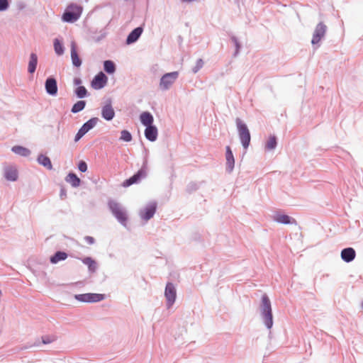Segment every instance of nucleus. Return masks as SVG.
<instances>
[{
    "mask_svg": "<svg viewBox=\"0 0 363 363\" xmlns=\"http://www.w3.org/2000/svg\"><path fill=\"white\" fill-rule=\"evenodd\" d=\"M164 296L167 300V308H170L175 303L177 298V290L172 282H167L164 289Z\"/></svg>",
    "mask_w": 363,
    "mask_h": 363,
    "instance_id": "8",
    "label": "nucleus"
},
{
    "mask_svg": "<svg viewBox=\"0 0 363 363\" xmlns=\"http://www.w3.org/2000/svg\"><path fill=\"white\" fill-rule=\"evenodd\" d=\"M259 312L263 324L268 330L272 329L274 324L272 303L266 294L261 297Z\"/></svg>",
    "mask_w": 363,
    "mask_h": 363,
    "instance_id": "1",
    "label": "nucleus"
},
{
    "mask_svg": "<svg viewBox=\"0 0 363 363\" xmlns=\"http://www.w3.org/2000/svg\"><path fill=\"white\" fill-rule=\"evenodd\" d=\"M179 77V72L174 71L163 74L160 79V87L165 91L170 88Z\"/></svg>",
    "mask_w": 363,
    "mask_h": 363,
    "instance_id": "7",
    "label": "nucleus"
},
{
    "mask_svg": "<svg viewBox=\"0 0 363 363\" xmlns=\"http://www.w3.org/2000/svg\"><path fill=\"white\" fill-rule=\"evenodd\" d=\"M204 62L202 59L199 58L196 60L195 66L192 68L193 73H197L203 66Z\"/></svg>",
    "mask_w": 363,
    "mask_h": 363,
    "instance_id": "37",
    "label": "nucleus"
},
{
    "mask_svg": "<svg viewBox=\"0 0 363 363\" xmlns=\"http://www.w3.org/2000/svg\"><path fill=\"white\" fill-rule=\"evenodd\" d=\"M82 80L79 77H74L73 79V84L74 86H82Z\"/></svg>",
    "mask_w": 363,
    "mask_h": 363,
    "instance_id": "44",
    "label": "nucleus"
},
{
    "mask_svg": "<svg viewBox=\"0 0 363 363\" xmlns=\"http://www.w3.org/2000/svg\"><path fill=\"white\" fill-rule=\"evenodd\" d=\"M140 120L141 123L147 127L154 125V117L149 111H144L140 116Z\"/></svg>",
    "mask_w": 363,
    "mask_h": 363,
    "instance_id": "21",
    "label": "nucleus"
},
{
    "mask_svg": "<svg viewBox=\"0 0 363 363\" xmlns=\"http://www.w3.org/2000/svg\"><path fill=\"white\" fill-rule=\"evenodd\" d=\"M77 167H78V169L81 172H86L87 171V164L85 161L84 160H80L78 163V165H77Z\"/></svg>",
    "mask_w": 363,
    "mask_h": 363,
    "instance_id": "41",
    "label": "nucleus"
},
{
    "mask_svg": "<svg viewBox=\"0 0 363 363\" xmlns=\"http://www.w3.org/2000/svg\"><path fill=\"white\" fill-rule=\"evenodd\" d=\"M327 29L328 27L323 22H320L316 25L311 40V44L313 46L318 45L324 38Z\"/></svg>",
    "mask_w": 363,
    "mask_h": 363,
    "instance_id": "9",
    "label": "nucleus"
},
{
    "mask_svg": "<svg viewBox=\"0 0 363 363\" xmlns=\"http://www.w3.org/2000/svg\"><path fill=\"white\" fill-rule=\"evenodd\" d=\"M108 208L118 222L123 226L126 227L128 216L125 208L113 199L108 200Z\"/></svg>",
    "mask_w": 363,
    "mask_h": 363,
    "instance_id": "2",
    "label": "nucleus"
},
{
    "mask_svg": "<svg viewBox=\"0 0 363 363\" xmlns=\"http://www.w3.org/2000/svg\"><path fill=\"white\" fill-rule=\"evenodd\" d=\"M105 37V34L104 35H101V36H99L98 38H97V41H99L100 40H101L102 38H104Z\"/></svg>",
    "mask_w": 363,
    "mask_h": 363,
    "instance_id": "47",
    "label": "nucleus"
},
{
    "mask_svg": "<svg viewBox=\"0 0 363 363\" xmlns=\"http://www.w3.org/2000/svg\"><path fill=\"white\" fill-rule=\"evenodd\" d=\"M273 220L278 223L284 225L296 224V220L294 218L286 214H284L280 211H277L274 214Z\"/></svg>",
    "mask_w": 363,
    "mask_h": 363,
    "instance_id": "14",
    "label": "nucleus"
},
{
    "mask_svg": "<svg viewBox=\"0 0 363 363\" xmlns=\"http://www.w3.org/2000/svg\"><path fill=\"white\" fill-rule=\"evenodd\" d=\"M104 69L107 74H112L116 72V67L112 60H107L104 62Z\"/></svg>",
    "mask_w": 363,
    "mask_h": 363,
    "instance_id": "31",
    "label": "nucleus"
},
{
    "mask_svg": "<svg viewBox=\"0 0 363 363\" xmlns=\"http://www.w3.org/2000/svg\"><path fill=\"white\" fill-rule=\"evenodd\" d=\"M18 171L14 167H6L4 172V177L6 180L16 182L18 179Z\"/></svg>",
    "mask_w": 363,
    "mask_h": 363,
    "instance_id": "24",
    "label": "nucleus"
},
{
    "mask_svg": "<svg viewBox=\"0 0 363 363\" xmlns=\"http://www.w3.org/2000/svg\"><path fill=\"white\" fill-rule=\"evenodd\" d=\"M85 134H86L85 130L81 127L74 136V142H78Z\"/></svg>",
    "mask_w": 363,
    "mask_h": 363,
    "instance_id": "40",
    "label": "nucleus"
},
{
    "mask_svg": "<svg viewBox=\"0 0 363 363\" xmlns=\"http://www.w3.org/2000/svg\"><path fill=\"white\" fill-rule=\"evenodd\" d=\"M41 339H42V343L45 344V345L52 343L55 340V338H53L49 335L42 336Z\"/></svg>",
    "mask_w": 363,
    "mask_h": 363,
    "instance_id": "42",
    "label": "nucleus"
},
{
    "mask_svg": "<svg viewBox=\"0 0 363 363\" xmlns=\"http://www.w3.org/2000/svg\"><path fill=\"white\" fill-rule=\"evenodd\" d=\"M101 114V117L107 121H111L114 118L116 113L111 99H108L102 106Z\"/></svg>",
    "mask_w": 363,
    "mask_h": 363,
    "instance_id": "12",
    "label": "nucleus"
},
{
    "mask_svg": "<svg viewBox=\"0 0 363 363\" xmlns=\"http://www.w3.org/2000/svg\"><path fill=\"white\" fill-rule=\"evenodd\" d=\"M84 240L89 245H93L95 243V239L91 236L86 235L84 237Z\"/></svg>",
    "mask_w": 363,
    "mask_h": 363,
    "instance_id": "43",
    "label": "nucleus"
},
{
    "mask_svg": "<svg viewBox=\"0 0 363 363\" xmlns=\"http://www.w3.org/2000/svg\"><path fill=\"white\" fill-rule=\"evenodd\" d=\"M157 207V205L155 201L149 203L143 209L140 211L139 215L140 218L146 221L149 220L155 214Z\"/></svg>",
    "mask_w": 363,
    "mask_h": 363,
    "instance_id": "10",
    "label": "nucleus"
},
{
    "mask_svg": "<svg viewBox=\"0 0 363 363\" xmlns=\"http://www.w3.org/2000/svg\"><path fill=\"white\" fill-rule=\"evenodd\" d=\"M229 36H230L231 41L233 42V43L234 44L235 47V50L233 54V56L236 57L239 54L240 49L242 48V45L236 36H235L233 34L229 35Z\"/></svg>",
    "mask_w": 363,
    "mask_h": 363,
    "instance_id": "34",
    "label": "nucleus"
},
{
    "mask_svg": "<svg viewBox=\"0 0 363 363\" xmlns=\"http://www.w3.org/2000/svg\"><path fill=\"white\" fill-rule=\"evenodd\" d=\"M75 96L78 99H84L89 96V93L84 86H79L74 90Z\"/></svg>",
    "mask_w": 363,
    "mask_h": 363,
    "instance_id": "29",
    "label": "nucleus"
},
{
    "mask_svg": "<svg viewBox=\"0 0 363 363\" xmlns=\"http://www.w3.org/2000/svg\"><path fill=\"white\" fill-rule=\"evenodd\" d=\"M54 50L57 55H62L65 52V47L62 40L55 38L53 41Z\"/></svg>",
    "mask_w": 363,
    "mask_h": 363,
    "instance_id": "28",
    "label": "nucleus"
},
{
    "mask_svg": "<svg viewBox=\"0 0 363 363\" xmlns=\"http://www.w3.org/2000/svg\"><path fill=\"white\" fill-rule=\"evenodd\" d=\"M86 102L84 100L77 101L71 108V112L72 113H77L82 111H83L86 107Z\"/></svg>",
    "mask_w": 363,
    "mask_h": 363,
    "instance_id": "32",
    "label": "nucleus"
},
{
    "mask_svg": "<svg viewBox=\"0 0 363 363\" xmlns=\"http://www.w3.org/2000/svg\"><path fill=\"white\" fill-rule=\"evenodd\" d=\"M45 89L48 95L55 96L57 94V82L54 77L50 76L46 79Z\"/></svg>",
    "mask_w": 363,
    "mask_h": 363,
    "instance_id": "13",
    "label": "nucleus"
},
{
    "mask_svg": "<svg viewBox=\"0 0 363 363\" xmlns=\"http://www.w3.org/2000/svg\"><path fill=\"white\" fill-rule=\"evenodd\" d=\"M71 60L73 66L76 67H79L82 64V61L77 53V46L74 41L71 43Z\"/></svg>",
    "mask_w": 363,
    "mask_h": 363,
    "instance_id": "19",
    "label": "nucleus"
},
{
    "mask_svg": "<svg viewBox=\"0 0 363 363\" xmlns=\"http://www.w3.org/2000/svg\"><path fill=\"white\" fill-rule=\"evenodd\" d=\"M82 262L88 267V271L90 274H94L98 269V264L95 259L91 257H85L80 259Z\"/></svg>",
    "mask_w": 363,
    "mask_h": 363,
    "instance_id": "20",
    "label": "nucleus"
},
{
    "mask_svg": "<svg viewBox=\"0 0 363 363\" xmlns=\"http://www.w3.org/2000/svg\"><path fill=\"white\" fill-rule=\"evenodd\" d=\"M11 151L18 155L25 157L30 156L31 153L30 150L28 148L21 145L13 146L11 147Z\"/></svg>",
    "mask_w": 363,
    "mask_h": 363,
    "instance_id": "26",
    "label": "nucleus"
},
{
    "mask_svg": "<svg viewBox=\"0 0 363 363\" xmlns=\"http://www.w3.org/2000/svg\"><path fill=\"white\" fill-rule=\"evenodd\" d=\"M362 308H363V301H362Z\"/></svg>",
    "mask_w": 363,
    "mask_h": 363,
    "instance_id": "48",
    "label": "nucleus"
},
{
    "mask_svg": "<svg viewBox=\"0 0 363 363\" xmlns=\"http://www.w3.org/2000/svg\"><path fill=\"white\" fill-rule=\"evenodd\" d=\"M10 6L9 0H0V12L8 10Z\"/></svg>",
    "mask_w": 363,
    "mask_h": 363,
    "instance_id": "39",
    "label": "nucleus"
},
{
    "mask_svg": "<svg viewBox=\"0 0 363 363\" xmlns=\"http://www.w3.org/2000/svg\"><path fill=\"white\" fill-rule=\"evenodd\" d=\"M99 121V118L93 117L86 121L81 127L85 130L87 133L89 130L94 128Z\"/></svg>",
    "mask_w": 363,
    "mask_h": 363,
    "instance_id": "30",
    "label": "nucleus"
},
{
    "mask_svg": "<svg viewBox=\"0 0 363 363\" xmlns=\"http://www.w3.org/2000/svg\"><path fill=\"white\" fill-rule=\"evenodd\" d=\"M60 196L61 199H64L67 196V191L63 187L60 189Z\"/></svg>",
    "mask_w": 363,
    "mask_h": 363,
    "instance_id": "45",
    "label": "nucleus"
},
{
    "mask_svg": "<svg viewBox=\"0 0 363 363\" xmlns=\"http://www.w3.org/2000/svg\"><path fill=\"white\" fill-rule=\"evenodd\" d=\"M235 123L240 138V143L245 149H247L251 140L250 130L246 125L240 118L235 119Z\"/></svg>",
    "mask_w": 363,
    "mask_h": 363,
    "instance_id": "3",
    "label": "nucleus"
},
{
    "mask_svg": "<svg viewBox=\"0 0 363 363\" xmlns=\"http://www.w3.org/2000/svg\"><path fill=\"white\" fill-rule=\"evenodd\" d=\"M40 342L38 340H36L33 343H27L25 345L18 347V350L20 351V350H28L33 347H38V346H40Z\"/></svg>",
    "mask_w": 363,
    "mask_h": 363,
    "instance_id": "38",
    "label": "nucleus"
},
{
    "mask_svg": "<svg viewBox=\"0 0 363 363\" xmlns=\"http://www.w3.org/2000/svg\"><path fill=\"white\" fill-rule=\"evenodd\" d=\"M277 146V138L275 135H271L265 145V149L268 150H274Z\"/></svg>",
    "mask_w": 363,
    "mask_h": 363,
    "instance_id": "33",
    "label": "nucleus"
},
{
    "mask_svg": "<svg viewBox=\"0 0 363 363\" xmlns=\"http://www.w3.org/2000/svg\"><path fill=\"white\" fill-rule=\"evenodd\" d=\"M144 134L147 140L155 142L157 139L158 129L155 125L147 126L145 127Z\"/></svg>",
    "mask_w": 363,
    "mask_h": 363,
    "instance_id": "18",
    "label": "nucleus"
},
{
    "mask_svg": "<svg viewBox=\"0 0 363 363\" xmlns=\"http://www.w3.org/2000/svg\"><path fill=\"white\" fill-rule=\"evenodd\" d=\"M199 186L196 182H191L187 184L186 191L189 194H191V193L196 191L199 189Z\"/></svg>",
    "mask_w": 363,
    "mask_h": 363,
    "instance_id": "36",
    "label": "nucleus"
},
{
    "mask_svg": "<svg viewBox=\"0 0 363 363\" xmlns=\"http://www.w3.org/2000/svg\"><path fill=\"white\" fill-rule=\"evenodd\" d=\"M143 30H144L143 26H140L134 28L128 35L126 40H125V43L127 45H131V44L136 43L138 40V39L140 38V37L141 36Z\"/></svg>",
    "mask_w": 363,
    "mask_h": 363,
    "instance_id": "15",
    "label": "nucleus"
},
{
    "mask_svg": "<svg viewBox=\"0 0 363 363\" xmlns=\"http://www.w3.org/2000/svg\"><path fill=\"white\" fill-rule=\"evenodd\" d=\"M106 295L104 294L86 293L75 294L74 298L83 303H97L104 300Z\"/></svg>",
    "mask_w": 363,
    "mask_h": 363,
    "instance_id": "5",
    "label": "nucleus"
},
{
    "mask_svg": "<svg viewBox=\"0 0 363 363\" xmlns=\"http://www.w3.org/2000/svg\"><path fill=\"white\" fill-rule=\"evenodd\" d=\"M234 3L238 6V7H240V0H233Z\"/></svg>",
    "mask_w": 363,
    "mask_h": 363,
    "instance_id": "46",
    "label": "nucleus"
},
{
    "mask_svg": "<svg viewBox=\"0 0 363 363\" xmlns=\"http://www.w3.org/2000/svg\"><path fill=\"white\" fill-rule=\"evenodd\" d=\"M38 65V55L35 52H31L28 62V72L33 74L35 72Z\"/></svg>",
    "mask_w": 363,
    "mask_h": 363,
    "instance_id": "25",
    "label": "nucleus"
},
{
    "mask_svg": "<svg viewBox=\"0 0 363 363\" xmlns=\"http://www.w3.org/2000/svg\"><path fill=\"white\" fill-rule=\"evenodd\" d=\"M120 139L125 142H130L133 139L131 133L127 130H123L121 132Z\"/></svg>",
    "mask_w": 363,
    "mask_h": 363,
    "instance_id": "35",
    "label": "nucleus"
},
{
    "mask_svg": "<svg viewBox=\"0 0 363 363\" xmlns=\"http://www.w3.org/2000/svg\"><path fill=\"white\" fill-rule=\"evenodd\" d=\"M340 257L345 262L350 263L355 259L356 252L353 247H345L341 250Z\"/></svg>",
    "mask_w": 363,
    "mask_h": 363,
    "instance_id": "17",
    "label": "nucleus"
},
{
    "mask_svg": "<svg viewBox=\"0 0 363 363\" xmlns=\"http://www.w3.org/2000/svg\"><path fill=\"white\" fill-rule=\"evenodd\" d=\"M68 257L67 253L63 251H57L53 255L50 257V262L52 264H57L60 261L65 260Z\"/></svg>",
    "mask_w": 363,
    "mask_h": 363,
    "instance_id": "27",
    "label": "nucleus"
},
{
    "mask_svg": "<svg viewBox=\"0 0 363 363\" xmlns=\"http://www.w3.org/2000/svg\"><path fill=\"white\" fill-rule=\"evenodd\" d=\"M37 162L48 170H52L53 168L50 157L43 154H40L38 156Z\"/></svg>",
    "mask_w": 363,
    "mask_h": 363,
    "instance_id": "23",
    "label": "nucleus"
},
{
    "mask_svg": "<svg viewBox=\"0 0 363 363\" xmlns=\"http://www.w3.org/2000/svg\"><path fill=\"white\" fill-rule=\"evenodd\" d=\"M225 160H226V167L225 170L228 173H231L235 167V158L233 151L230 146L225 147Z\"/></svg>",
    "mask_w": 363,
    "mask_h": 363,
    "instance_id": "16",
    "label": "nucleus"
},
{
    "mask_svg": "<svg viewBox=\"0 0 363 363\" xmlns=\"http://www.w3.org/2000/svg\"><path fill=\"white\" fill-rule=\"evenodd\" d=\"M146 162L143 163V167L136 172L133 176L125 179L122 186L123 187H128L133 184L139 183L143 179L145 178L147 176L146 172Z\"/></svg>",
    "mask_w": 363,
    "mask_h": 363,
    "instance_id": "6",
    "label": "nucleus"
},
{
    "mask_svg": "<svg viewBox=\"0 0 363 363\" xmlns=\"http://www.w3.org/2000/svg\"><path fill=\"white\" fill-rule=\"evenodd\" d=\"M65 182L70 184L71 186L74 188H77L81 184V179L78 177V176L72 172L68 173L65 179Z\"/></svg>",
    "mask_w": 363,
    "mask_h": 363,
    "instance_id": "22",
    "label": "nucleus"
},
{
    "mask_svg": "<svg viewBox=\"0 0 363 363\" xmlns=\"http://www.w3.org/2000/svg\"><path fill=\"white\" fill-rule=\"evenodd\" d=\"M82 7L75 4H71L65 11L62 16V19L66 23H74L81 16Z\"/></svg>",
    "mask_w": 363,
    "mask_h": 363,
    "instance_id": "4",
    "label": "nucleus"
},
{
    "mask_svg": "<svg viewBox=\"0 0 363 363\" xmlns=\"http://www.w3.org/2000/svg\"><path fill=\"white\" fill-rule=\"evenodd\" d=\"M107 82V76L103 72H99L91 80V86L93 89L99 90L103 89L106 85Z\"/></svg>",
    "mask_w": 363,
    "mask_h": 363,
    "instance_id": "11",
    "label": "nucleus"
}]
</instances>
